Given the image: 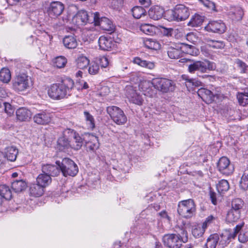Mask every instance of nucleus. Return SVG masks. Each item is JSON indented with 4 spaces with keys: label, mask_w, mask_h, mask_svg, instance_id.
Instances as JSON below:
<instances>
[{
    "label": "nucleus",
    "mask_w": 248,
    "mask_h": 248,
    "mask_svg": "<svg viewBox=\"0 0 248 248\" xmlns=\"http://www.w3.org/2000/svg\"><path fill=\"white\" fill-rule=\"evenodd\" d=\"M74 90V80L64 78L60 83H54L49 87L47 93L54 100H61L70 96Z\"/></svg>",
    "instance_id": "1"
},
{
    "label": "nucleus",
    "mask_w": 248,
    "mask_h": 248,
    "mask_svg": "<svg viewBox=\"0 0 248 248\" xmlns=\"http://www.w3.org/2000/svg\"><path fill=\"white\" fill-rule=\"evenodd\" d=\"M179 231L177 233L166 234L163 237L164 244L169 248H181L183 243L188 241V233L186 229V224L183 226L177 225Z\"/></svg>",
    "instance_id": "2"
},
{
    "label": "nucleus",
    "mask_w": 248,
    "mask_h": 248,
    "mask_svg": "<svg viewBox=\"0 0 248 248\" xmlns=\"http://www.w3.org/2000/svg\"><path fill=\"white\" fill-rule=\"evenodd\" d=\"M32 85L31 78L26 72L16 73L12 80V89L17 93L23 94Z\"/></svg>",
    "instance_id": "3"
},
{
    "label": "nucleus",
    "mask_w": 248,
    "mask_h": 248,
    "mask_svg": "<svg viewBox=\"0 0 248 248\" xmlns=\"http://www.w3.org/2000/svg\"><path fill=\"white\" fill-rule=\"evenodd\" d=\"M189 15V9L184 5H177L174 9L168 10L165 13V16L169 21H183Z\"/></svg>",
    "instance_id": "4"
},
{
    "label": "nucleus",
    "mask_w": 248,
    "mask_h": 248,
    "mask_svg": "<svg viewBox=\"0 0 248 248\" xmlns=\"http://www.w3.org/2000/svg\"><path fill=\"white\" fill-rule=\"evenodd\" d=\"M216 68V63L207 60L194 61L188 65V71L190 73H194L196 71L205 73L214 70Z\"/></svg>",
    "instance_id": "5"
},
{
    "label": "nucleus",
    "mask_w": 248,
    "mask_h": 248,
    "mask_svg": "<svg viewBox=\"0 0 248 248\" xmlns=\"http://www.w3.org/2000/svg\"><path fill=\"white\" fill-rule=\"evenodd\" d=\"M56 164L60 168L64 176H74L78 171V168L77 164L68 158H63L61 162L57 161Z\"/></svg>",
    "instance_id": "6"
},
{
    "label": "nucleus",
    "mask_w": 248,
    "mask_h": 248,
    "mask_svg": "<svg viewBox=\"0 0 248 248\" xmlns=\"http://www.w3.org/2000/svg\"><path fill=\"white\" fill-rule=\"evenodd\" d=\"M196 211V206L194 201L188 199L180 202L178 204L177 212L182 217L190 218Z\"/></svg>",
    "instance_id": "7"
},
{
    "label": "nucleus",
    "mask_w": 248,
    "mask_h": 248,
    "mask_svg": "<svg viewBox=\"0 0 248 248\" xmlns=\"http://www.w3.org/2000/svg\"><path fill=\"white\" fill-rule=\"evenodd\" d=\"M152 84L155 88L163 93L173 92L175 88L174 82L166 78H155L152 82Z\"/></svg>",
    "instance_id": "8"
},
{
    "label": "nucleus",
    "mask_w": 248,
    "mask_h": 248,
    "mask_svg": "<svg viewBox=\"0 0 248 248\" xmlns=\"http://www.w3.org/2000/svg\"><path fill=\"white\" fill-rule=\"evenodd\" d=\"M107 111L112 120L117 124L123 125L126 123L127 117L119 107L114 106L108 107Z\"/></svg>",
    "instance_id": "9"
},
{
    "label": "nucleus",
    "mask_w": 248,
    "mask_h": 248,
    "mask_svg": "<svg viewBox=\"0 0 248 248\" xmlns=\"http://www.w3.org/2000/svg\"><path fill=\"white\" fill-rule=\"evenodd\" d=\"M93 23L95 26H99L103 30L112 32L114 31V25L112 21L106 17H100L98 12L93 14Z\"/></svg>",
    "instance_id": "10"
},
{
    "label": "nucleus",
    "mask_w": 248,
    "mask_h": 248,
    "mask_svg": "<svg viewBox=\"0 0 248 248\" xmlns=\"http://www.w3.org/2000/svg\"><path fill=\"white\" fill-rule=\"evenodd\" d=\"M52 114L46 110H40L33 116L34 123L39 125H46L52 120Z\"/></svg>",
    "instance_id": "11"
},
{
    "label": "nucleus",
    "mask_w": 248,
    "mask_h": 248,
    "mask_svg": "<svg viewBox=\"0 0 248 248\" xmlns=\"http://www.w3.org/2000/svg\"><path fill=\"white\" fill-rule=\"evenodd\" d=\"M64 9L63 3L60 1H52L47 8V13L51 18H56L60 16Z\"/></svg>",
    "instance_id": "12"
},
{
    "label": "nucleus",
    "mask_w": 248,
    "mask_h": 248,
    "mask_svg": "<svg viewBox=\"0 0 248 248\" xmlns=\"http://www.w3.org/2000/svg\"><path fill=\"white\" fill-rule=\"evenodd\" d=\"M64 133L69 134V136L72 138L70 140L71 148L76 150H79L83 143V140L79 134L71 129H67Z\"/></svg>",
    "instance_id": "13"
},
{
    "label": "nucleus",
    "mask_w": 248,
    "mask_h": 248,
    "mask_svg": "<svg viewBox=\"0 0 248 248\" xmlns=\"http://www.w3.org/2000/svg\"><path fill=\"white\" fill-rule=\"evenodd\" d=\"M217 168L221 173L226 175L231 174L234 170V167L231 164L229 159L224 156L218 160Z\"/></svg>",
    "instance_id": "14"
},
{
    "label": "nucleus",
    "mask_w": 248,
    "mask_h": 248,
    "mask_svg": "<svg viewBox=\"0 0 248 248\" xmlns=\"http://www.w3.org/2000/svg\"><path fill=\"white\" fill-rule=\"evenodd\" d=\"M71 22L73 24L78 27L85 25L89 22L87 12L84 10L79 11L72 17Z\"/></svg>",
    "instance_id": "15"
},
{
    "label": "nucleus",
    "mask_w": 248,
    "mask_h": 248,
    "mask_svg": "<svg viewBox=\"0 0 248 248\" xmlns=\"http://www.w3.org/2000/svg\"><path fill=\"white\" fill-rule=\"evenodd\" d=\"M126 95L130 102L138 105H142L143 101L142 97L136 92L132 86L126 87Z\"/></svg>",
    "instance_id": "16"
},
{
    "label": "nucleus",
    "mask_w": 248,
    "mask_h": 248,
    "mask_svg": "<svg viewBox=\"0 0 248 248\" xmlns=\"http://www.w3.org/2000/svg\"><path fill=\"white\" fill-rule=\"evenodd\" d=\"M198 95L207 104L212 103L215 97H218V94L205 88H201L197 92Z\"/></svg>",
    "instance_id": "17"
},
{
    "label": "nucleus",
    "mask_w": 248,
    "mask_h": 248,
    "mask_svg": "<svg viewBox=\"0 0 248 248\" xmlns=\"http://www.w3.org/2000/svg\"><path fill=\"white\" fill-rule=\"evenodd\" d=\"M205 29L208 31L222 33L226 30V26L221 20L212 21H210L205 27Z\"/></svg>",
    "instance_id": "18"
},
{
    "label": "nucleus",
    "mask_w": 248,
    "mask_h": 248,
    "mask_svg": "<svg viewBox=\"0 0 248 248\" xmlns=\"http://www.w3.org/2000/svg\"><path fill=\"white\" fill-rule=\"evenodd\" d=\"M167 49L168 55L171 59H178L182 57L183 54L181 47L179 44H171Z\"/></svg>",
    "instance_id": "19"
},
{
    "label": "nucleus",
    "mask_w": 248,
    "mask_h": 248,
    "mask_svg": "<svg viewBox=\"0 0 248 248\" xmlns=\"http://www.w3.org/2000/svg\"><path fill=\"white\" fill-rule=\"evenodd\" d=\"M244 225V223L242 222L236 225V227L234 228L233 231H226L221 236V238L223 240V241H225V243H222L221 245H226L230 242L232 239H234L236 236L237 234L241 230Z\"/></svg>",
    "instance_id": "20"
},
{
    "label": "nucleus",
    "mask_w": 248,
    "mask_h": 248,
    "mask_svg": "<svg viewBox=\"0 0 248 248\" xmlns=\"http://www.w3.org/2000/svg\"><path fill=\"white\" fill-rule=\"evenodd\" d=\"M98 44L101 50L109 51L115 46V43L110 37L101 36L98 39Z\"/></svg>",
    "instance_id": "21"
},
{
    "label": "nucleus",
    "mask_w": 248,
    "mask_h": 248,
    "mask_svg": "<svg viewBox=\"0 0 248 248\" xmlns=\"http://www.w3.org/2000/svg\"><path fill=\"white\" fill-rule=\"evenodd\" d=\"M16 118L20 122L29 121L31 117V112L25 107H21L16 111Z\"/></svg>",
    "instance_id": "22"
},
{
    "label": "nucleus",
    "mask_w": 248,
    "mask_h": 248,
    "mask_svg": "<svg viewBox=\"0 0 248 248\" xmlns=\"http://www.w3.org/2000/svg\"><path fill=\"white\" fill-rule=\"evenodd\" d=\"M139 88L145 96L152 97L155 94L154 90L151 87V83L149 81L145 80L140 82Z\"/></svg>",
    "instance_id": "23"
},
{
    "label": "nucleus",
    "mask_w": 248,
    "mask_h": 248,
    "mask_svg": "<svg viewBox=\"0 0 248 248\" xmlns=\"http://www.w3.org/2000/svg\"><path fill=\"white\" fill-rule=\"evenodd\" d=\"M228 14L232 20L238 21L242 19L244 12L240 7H231Z\"/></svg>",
    "instance_id": "24"
},
{
    "label": "nucleus",
    "mask_w": 248,
    "mask_h": 248,
    "mask_svg": "<svg viewBox=\"0 0 248 248\" xmlns=\"http://www.w3.org/2000/svg\"><path fill=\"white\" fill-rule=\"evenodd\" d=\"M42 172L51 176H56L59 174L61 170L58 166L46 164L42 168Z\"/></svg>",
    "instance_id": "25"
},
{
    "label": "nucleus",
    "mask_w": 248,
    "mask_h": 248,
    "mask_svg": "<svg viewBox=\"0 0 248 248\" xmlns=\"http://www.w3.org/2000/svg\"><path fill=\"white\" fill-rule=\"evenodd\" d=\"M164 10L158 6L151 7L148 11L149 17L155 20H157L163 16Z\"/></svg>",
    "instance_id": "26"
},
{
    "label": "nucleus",
    "mask_w": 248,
    "mask_h": 248,
    "mask_svg": "<svg viewBox=\"0 0 248 248\" xmlns=\"http://www.w3.org/2000/svg\"><path fill=\"white\" fill-rule=\"evenodd\" d=\"M18 153V149L14 146H9L5 149L4 156L7 160L15 161Z\"/></svg>",
    "instance_id": "27"
},
{
    "label": "nucleus",
    "mask_w": 248,
    "mask_h": 248,
    "mask_svg": "<svg viewBox=\"0 0 248 248\" xmlns=\"http://www.w3.org/2000/svg\"><path fill=\"white\" fill-rule=\"evenodd\" d=\"M62 42L64 46L68 49H74L78 45L77 39L74 35L65 36Z\"/></svg>",
    "instance_id": "28"
},
{
    "label": "nucleus",
    "mask_w": 248,
    "mask_h": 248,
    "mask_svg": "<svg viewBox=\"0 0 248 248\" xmlns=\"http://www.w3.org/2000/svg\"><path fill=\"white\" fill-rule=\"evenodd\" d=\"M51 178L49 175L43 172L40 174L36 178V182L44 188L51 183Z\"/></svg>",
    "instance_id": "29"
},
{
    "label": "nucleus",
    "mask_w": 248,
    "mask_h": 248,
    "mask_svg": "<svg viewBox=\"0 0 248 248\" xmlns=\"http://www.w3.org/2000/svg\"><path fill=\"white\" fill-rule=\"evenodd\" d=\"M90 141L86 143V147L88 150L94 151L99 148V143L98 138L93 135H89Z\"/></svg>",
    "instance_id": "30"
},
{
    "label": "nucleus",
    "mask_w": 248,
    "mask_h": 248,
    "mask_svg": "<svg viewBox=\"0 0 248 248\" xmlns=\"http://www.w3.org/2000/svg\"><path fill=\"white\" fill-rule=\"evenodd\" d=\"M133 62L141 67H144L150 70L153 69L155 67V64L154 62L142 60L140 57L134 58L133 60Z\"/></svg>",
    "instance_id": "31"
},
{
    "label": "nucleus",
    "mask_w": 248,
    "mask_h": 248,
    "mask_svg": "<svg viewBox=\"0 0 248 248\" xmlns=\"http://www.w3.org/2000/svg\"><path fill=\"white\" fill-rule=\"evenodd\" d=\"M182 77L186 81L185 85L188 89L202 86V82L196 78H191L187 75H183Z\"/></svg>",
    "instance_id": "32"
},
{
    "label": "nucleus",
    "mask_w": 248,
    "mask_h": 248,
    "mask_svg": "<svg viewBox=\"0 0 248 248\" xmlns=\"http://www.w3.org/2000/svg\"><path fill=\"white\" fill-rule=\"evenodd\" d=\"M241 212L238 210L231 209L227 213L226 221L229 223L237 222L240 218Z\"/></svg>",
    "instance_id": "33"
},
{
    "label": "nucleus",
    "mask_w": 248,
    "mask_h": 248,
    "mask_svg": "<svg viewBox=\"0 0 248 248\" xmlns=\"http://www.w3.org/2000/svg\"><path fill=\"white\" fill-rule=\"evenodd\" d=\"M30 194L35 197L41 196L44 192V187L38 183L32 184L30 188Z\"/></svg>",
    "instance_id": "34"
},
{
    "label": "nucleus",
    "mask_w": 248,
    "mask_h": 248,
    "mask_svg": "<svg viewBox=\"0 0 248 248\" xmlns=\"http://www.w3.org/2000/svg\"><path fill=\"white\" fill-rule=\"evenodd\" d=\"M83 114L88 128L93 130L95 127V120L93 116L88 111H84Z\"/></svg>",
    "instance_id": "35"
},
{
    "label": "nucleus",
    "mask_w": 248,
    "mask_h": 248,
    "mask_svg": "<svg viewBox=\"0 0 248 248\" xmlns=\"http://www.w3.org/2000/svg\"><path fill=\"white\" fill-rule=\"evenodd\" d=\"M206 229L202 224H198L195 225L192 227V235L195 238H200L203 235Z\"/></svg>",
    "instance_id": "36"
},
{
    "label": "nucleus",
    "mask_w": 248,
    "mask_h": 248,
    "mask_svg": "<svg viewBox=\"0 0 248 248\" xmlns=\"http://www.w3.org/2000/svg\"><path fill=\"white\" fill-rule=\"evenodd\" d=\"M219 240L217 234L215 233L211 235L207 240L205 246L206 248H216Z\"/></svg>",
    "instance_id": "37"
},
{
    "label": "nucleus",
    "mask_w": 248,
    "mask_h": 248,
    "mask_svg": "<svg viewBox=\"0 0 248 248\" xmlns=\"http://www.w3.org/2000/svg\"><path fill=\"white\" fill-rule=\"evenodd\" d=\"M203 20V16L198 14H195L192 16L187 25L193 27H199L202 24Z\"/></svg>",
    "instance_id": "38"
},
{
    "label": "nucleus",
    "mask_w": 248,
    "mask_h": 248,
    "mask_svg": "<svg viewBox=\"0 0 248 248\" xmlns=\"http://www.w3.org/2000/svg\"><path fill=\"white\" fill-rule=\"evenodd\" d=\"M0 195L4 199L10 200L12 197V194L9 187L5 185H0Z\"/></svg>",
    "instance_id": "39"
},
{
    "label": "nucleus",
    "mask_w": 248,
    "mask_h": 248,
    "mask_svg": "<svg viewBox=\"0 0 248 248\" xmlns=\"http://www.w3.org/2000/svg\"><path fill=\"white\" fill-rule=\"evenodd\" d=\"M143 43L145 46L149 49L157 50L160 47V44L155 39L146 38Z\"/></svg>",
    "instance_id": "40"
},
{
    "label": "nucleus",
    "mask_w": 248,
    "mask_h": 248,
    "mask_svg": "<svg viewBox=\"0 0 248 248\" xmlns=\"http://www.w3.org/2000/svg\"><path fill=\"white\" fill-rule=\"evenodd\" d=\"M90 61L83 55H80L76 59V65L77 67L80 69H83L87 67L89 64Z\"/></svg>",
    "instance_id": "41"
},
{
    "label": "nucleus",
    "mask_w": 248,
    "mask_h": 248,
    "mask_svg": "<svg viewBox=\"0 0 248 248\" xmlns=\"http://www.w3.org/2000/svg\"><path fill=\"white\" fill-rule=\"evenodd\" d=\"M27 187L26 183L23 180L16 181L12 183V188L16 192H19Z\"/></svg>",
    "instance_id": "42"
},
{
    "label": "nucleus",
    "mask_w": 248,
    "mask_h": 248,
    "mask_svg": "<svg viewBox=\"0 0 248 248\" xmlns=\"http://www.w3.org/2000/svg\"><path fill=\"white\" fill-rule=\"evenodd\" d=\"M11 78L10 70L8 68H3L0 71V80L4 83H8Z\"/></svg>",
    "instance_id": "43"
},
{
    "label": "nucleus",
    "mask_w": 248,
    "mask_h": 248,
    "mask_svg": "<svg viewBox=\"0 0 248 248\" xmlns=\"http://www.w3.org/2000/svg\"><path fill=\"white\" fill-rule=\"evenodd\" d=\"M132 13L134 18L139 19L146 15V10L142 7L135 6L132 9Z\"/></svg>",
    "instance_id": "44"
},
{
    "label": "nucleus",
    "mask_w": 248,
    "mask_h": 248,
    "mask_svg": "<svg viewBox=\"0 0 248 248\" xmlns=\"http://www.w3.org/2000/svg\"><path fill=\"white\" fill-rule=\"evenodd\" d=\"M230 186L228 182L224 179H222L218 182L217 184V189L220 193H223L226 192L229 189Z\"/></svg>",
    "instance_id": "45"
},
{
    "label": "nucleus",
    "mask_w": 248,
    "mask_h": 248,
    "mask_svg": "<svg viewBox=\"0 0 248 248\" xmlns=\"http://www.w3.org/2000/svg\"><path fill=\"white\" fill-rule=\"evenodd\" d=\"M237 98L239 104L243 106L248 104V93L239 92L237 94Z\"/></svg>",
    "instance_id": "46"
},
{
    "label": "nucleus",
    "mask_w": 248,
    "mask_h": 248,
    "mask_svg": "<svg viewBox=\"0 0 248 248\" xmlns=\"http://www.w3.org/2000/svg\"><path fill=\"white\" fill-rule=\"evenodd\" d=\"M55 66L59 68L64 67L67 62V59L62 56L56 57L53 61Z\"/></svg>",
    "instance_id": "47"
},
{
    "label": "nucleus",
    "mask_w": 248,
    "mask_h": 248,
    "mask_svg": "<svg viewBox=\"0 0 248 248\" xmlns=\"http://www.w3.org/2000/svg\"><path fill=\"white\" fill-rule=\"evenodd\" d=\"M140 30L141 31L146 34L153 35L155 33V29L154 27L149 24L141 25Z\"/></svg>",
    "instance_id": "48"
},
{
    "label": "nucleus",
    "mask_w": 248,
    "mask_h": 248,
    "mask_svg": "<svg viewBox=\"0 0 248 248\" xmlns=\"http://www.w3.org/2000/svg\"><path fill=\"white\" fill-rule=\"evenodd\" d=\"M58 144L60 148V150H63L67 149L69 147H71L70 141H69L65 137L60 138L58 140Z\"/></svg>",
    "instance_id": "49"
},
{
    "label": "nucleus",
    "mask_w": 248,
    "mask_h": 248,
    "mask_svg": "<svg viewBox=\"0 0 248 248\" xmlns=\"http://www.w3.org/2000/svg\"><path fill=\"white\" fill-rule=\"evenodd\" d=\"M240 186L244 190H247L248 188V170L244 172L241 177L240 181Z\"/></svg>",
    "instance_id": "50"
},
{
    "label": "nucleus",
    "mask_w": 248,
    "mask_h": 248,
    "mask_svg": "<svg viewBox=\"0 0 248 248\" xmlns=\"http://www.w3.org/2000/svg\"><path fill=\"white\" fill-rule=\"evenodd\" d=\"M244 205L243 201L239 198L235 199L232 200V208L235 210L241 211V209Z\"/></svg>",
    "instance_id": "51"
},
{
    "label": "nucleus",
    "mask_w": 248,
    "mask_h": 248,
    "mask_svg": "<svg viewBox=\"0 0 248 248\" xmlns=\"http://www.w3.org/2000/svg\"><path fill=\"white\" fill-rule=\"evenodd\" d=\"M185 47L186 52L192 56H196L198 54L199 50L193 46L187 44H183Z\"/></svg>",
    "instance_id": "52"
},
{
    "label": "nucleus",
    "mask_w": 248,
    "mask_h": 248,
    "mask_svg": "<svg viewBox=\"0 0 248 248\" xmlns=\"http://www.w3.org/2000/svg\"><path fill=\"white\" fill-rule=\"evenodd\" d=\"M238 240L241 243L248 241V228L243 230L238 235Z\"/></svg>",
    "instance_id": "53"
},
{
    "label": "nucleus",
    "mask_w": 248,
    "mask_h": 248,
    "mask_svg": "<svg viewBox=\"0 0 248 248\" xmlns=\"http://www.w3.org/2000/svg\"><path fill=\"white\" fill-rule=\"evenodd\" d=\"M99 66L98 64L95 62H92L89 65V73L91 75H95L98 73Z\"/></svg>",
    "instance_id": "54"
},
{
    "label": "nucleus",
    "mask_w": 248,
    "mask_h": 248,
    "mask_svg": "<svg viewBox=\"0 0 248 248\" xmlns=\"http://www.w3.org/2000/svg\"><path fill=\"white\" fill-rule=\"evenodd\" d=\"M88 88L89 86L87 83L82 80L77 81L76 84H74V89H77L78 91L87 89Z\"/></svg>",
    "instance_id": "55"
},
{
    "label": "nucleus",
    "mask_w": 248,
    "mask_h": 248,
    "mask_svg": "<svg viewBox=\"0 0 248 248\" xmlns=\"http://www.w3.org/2000/svg\"><path fill=\"white\" fill-rule=\"evenodd\" d=\"M208 43L209 46L214 48L220 49L224 46V44L222 41L210 40Z\"/></svg>",
    "instance_id": "56"
},
{
    "label": "nucleus",
    "mask_w": 248,
    "mask_h": 248,
    "mask_svg": "<svg viewBox=\"0 0 248 248\" xmlns=\"http://www.w3.org/2000/svg\"><path fill=\"white\" fill-rule=\"evenodd\" d=\"M200 2L202 3L209 10L216 11V6L215 3L209 0H198Z\"/></svg>",
    "instance_id": "57"
},
{
    "label": "nucleus",
    "mask_w": 248,
    "mask_h": 248,
    "mask_svg": "<svg viewBox=\"0 0 248 248\" xmlns=\"http://www.w3.org/2000/svg\"><path fill=\"white\" fill-rule=\"evenodd\" d=\"M235 63L241 68L242 72L246 73L247 71L248 66L242 60L237 59L235 60Z\"/></svg>",
    "instance_id": "58"
},
{
    "label": "nucleus",
    "mask_w": 248,
    "mask_h": 248,
    "mask_svg": "<svg viewBox=\"0 0 248 248\" xmlns=\"http://www.w3.org/2000/svg\"><path fill=\"white\" fill-rule=\"evenodd\" d=\"M123 0H111L110 6L114 9H118L122 7Z\"/></svg>",
    "instance_id": "59"
},
{
    "label": "nucleus",
    "mask_w": 248,
    "mask_h": 248,
    "mask_svg": "<svg viewBox=\"0 0 248 248\" xmlns=\"http://www.w3.org/2000/svg\"><path fill=\"white\" fill-rule=\"evenodd\" d=\"M140 230V233L142 235L147 234L150 231V226L149 224L141 225L139 227Z\"/></svg>",
    "instance_id": "60"
},
{
    "label": "nucleus",
    "mask_w": 248,
    "mask_h": 248,
    "mask_svg": "<svg viewBox=\"0 0 248 248\" xmlns=\"http://www.w3.org/2000/svg\"><path fill=\"white\" fill-rule=\"evenodd\" d=\"M186 39L189 42L194 44L198 40V38L193 32H189L186 35Z\"/></svg>",
    "instance_id": "61"
},
{
    "label": "nucleus",
    "mask_w": 248,
    "mask_h": 248,
    "mask_svg": "<svg viewBox=\"0 0 248 248\" xmlns=\"http://www.w3.org/2000/svg\"><path fill=\"white\" fill-rule=\"evenodd\" d=\"M5 112L9 115H11L14 113V109L12 105L9 103H3Z\"/></svg>",
    "instance_id": "62"
},
{
    "label": "nucleus",
    "mask_w": 248,
    "mask_h": 248,
    "mask_svg": "<svg viewBox=\"0 0 248 248\" xmlns=\"http://www.w3.org/2000/svg\"><path fill=\"white\" fill-rule=\"evenodd\" d=\"M99 62L101 67L106 68L109 65V62L106 56H102L99 59Z\"/></svg>",
    "instance_id": "63"
},
{
    "label": "nucleus",
    "mask_w": 248,
    "mask_h": 248,
    "mask_svg": "<svg viewBox=\"0 0 248 248\" xmlns=\"http://www.w3.org/2000/svg\"><path fill=\"white\" fill-rule=\"evenodd\" d=\"M216 218L212 215L209 216L206 218L205 221L202 224L206 228L207 226L213 223V221L216 220Z\"/></svg>",
    "instance_id": "64"
}]
</instances>
